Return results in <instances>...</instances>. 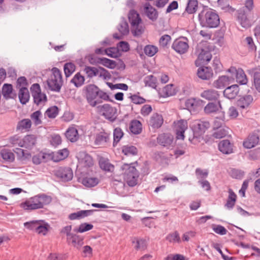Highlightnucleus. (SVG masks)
Instances as JSON below:
<instances>
[{"label": "nucleus", "mask_w": 260, "mask_h": 260, "mask_svg": "<svg viewBox=\"0 0 260 260\" xmlns=\"http://www.w3.org/2000/svg\"><path fill=\"white\" fill-rule=\"evenodd\" d=\"M84 90L88 103L92 107L102 103L103 100L105 101L110 100L109 95L94 84L86 85L84 87Z\"/></svg>", "instance_id": "f257e3e1"}, {"label": "nucleus", "mask_w": 260, "mask_h": 260, "mask_svg": "<svg viewBox=\"0 0 260 260\" xmlns=\"http://www.w3.org/2000/svg\"><path fill=\"white\" fill-rule=\"evenodd\" d=\"M201 25L208 28H216L220 23L219 17L216 11L207 7L199 15Z\"/></svg>", "instance_id": "f03ea898"}, {"label": "nucleus", "mask_w": 260, "mask_h": 260, "mask_svg": "<svg viewBox=\"0 0 260 260\" xmlns=\"http://www.w3.org/2000/svg\"><path fill=\"white\" fill-rule=\"evenodd\" d=\"M52 72V75L47 81V85L51 90L59 92L63 83L61 72L57 68H53Z\"/></svg>", "instance_id": "7ed1b4c3"}, {"label": "nucleus", "mask_w": 260, "mask_h": 260, "mask_svg": "<svg viewBox=\"0 0 260 260\" xmlns=\"http://www.w3.org/2000/svg\"><path fill=\"white\" fill-rule=\"evenodd\" d=\"M121 170L125 175V179L128 186L133 187L137 185L139 173L135 167L125 164L121 167Z\"/></svg>", "instance_id": "20e7f679"}, {"label": "nucleus", "mask_w": 260, "mask_h": 260, "mask_svg": "<svg viewBox=\"0 0 260 260\" xmlns=\"http://www.w3.org/2000/svg\"><path fill=\"white\" fill-rule=\"evenodd\" d=\"M129 22L132 27V31L134 36H139L144 31V28L139 24L142 20L138 13L135 10H131L128 15Z\"/></svg>", "instance_id": "39448f33"}, {"label": "nucleus", "mask_w": 260, "mask_h": 260, "mask_svg": "<svg viewBox=\"0 0 260 260\" xmlns=\"http://www.w3.org/2000/svg\"><path fill=\"white\" fill-rule=\"evenodd\" d=\"M34 102L38 106H43L47 101L46 95L41 92L40 86L38 83L33 84L30 87Z\"/></svg>", "instance_id": "423d86ee"}, {"label": "nucleus", "mask_w": 260, "mask_h": 260, "mask_svg": "<svg viewBox=\"0 0 260 260\" xmlns=\"http://www.w3.org/2000/svg\"><path fill=\"white\" fill-rule=\"evenodd\" d=\"M198 60L203 63L208 62L212 58L209 45L207 42H202L198 45Z\"/></svg>", "instance_id": "0eeeda50"}, {"label": "nucleus", "mask_w": 260, "mask_h": 260, "mask_svg": "<svg viewBox=\"0 0 260 260\" xmlns=\"http://www.w3.org/2000/svg\"><path fill=\"white\" fill-rule=\"evenodd\" d=\"M188 42V40L186 37L177 38L174 41L172 48L180 54L185 53L189 48Z\"/></svg>", "instance_id": "6e6552de"}, {"label": "nucleus", "mask_w": 260, "mask_h": 260, "mask_svg": "<svg viewBox=\"0 0 260 260\" xmlns=\"http://www.w3.org/2000/svg\"><path fill=\"white\" fill-rule=\"evenodd\" d=\"M175 129L176 133L177 139L183 140L184 139V133L188 128L187 122L186 120H180L175 122Z\"/></svg>", "instance_id": "1a4fd4ad"}, {"label": "nucleus", "mask_w": 260, "mask_h": 260, "mask_svg": "<svg viewBox=\"0 0 260 260\" xmlns=\"http://www.w3.org/2000/svg\"><path fill=\"white\" fill-rule=\"evenodd\" d=\"M210 127V123L207 121H202L201 120H197L195 121L194 124V133L193 138L198 137L203 135L205 131Z\"/></svg>", "instance_id": "9d476101"}, {"label": "nucleus", "mask_w": 260, "mask_h": 260, "mask_svg": "<svg viewBox=\"0 0 260 260\" xmlns=\"http://www.w3.org/2000/svg\"><path fill=\"white\" fill-rule=\"evenodd\" d=\"M99 112L107 119L113 118L116 112L115 108L108 104H104L98 107Z\"/></svg>", "instance_id": "9b49d317"}, {"label": "nucleus", "mask_w": 260, "mask_h": 260, "mask_svg": "<svg viewBox=\"0 0 260 260\" xmlns=\"http://www.w3.org/2000/svg\"><path fill=\"white\" fill-rule=\"evenodd\" d=\"M38 195L35 196L25 202L21 203V207L25 210H32L41 209Z\"/></svg>", "instance_id": "f8f14e48"}, {"label": "nucleus", "mask_w": 260, "mask_h": 260, "mask_svg": "<svg viewBox=\"0 0 260 260\" xmlns=\"http://www.w3.org/2000/svg\"><path fill=\"white\" fill-rule=\"evenodd\" d=\"M55 175L64 182L70 181L73 176V171L70 168H60L56 171Z\"/></svg>", "instance_id": "ddd939ff"}, {"label": "nucleus", "mask_w": 260, "mask_h": 260, "mask_svg": "<svg viewBox=\"0 0 260 260\" xmlns=\"http://www.w3.org/2000/svg\"><path fill=\"white\" fill-rule=\"evenodd\" d=\"M110 143V134L106 132H100L96 134L94 144L98 146H105Z\"/></svg>", "instance_id": "4468645a"}, {"label": "nucleus", "mask_w": 260, "mask_h": 260, "mask_svg": "<svg viewBox=\"0 0 260 260\" xmlns=\"http://www.w3.org/2000/svg\"><path fill=\"white\" fill-rule=\"evenodd\" d=\"M164 122V119L161 114L157 113H154L151 116L148 122V124L153 129H158L160 128Z\"/></svg>", "instance_id": "2eb2a0df"}, {"label": "nucleus", "mask_w": 260, "mask_h": 260, "mask_svg": "<svg viewBox=\"0 0 260 260\" xmlns=\"http://www.w3.org/2000/svg\"><path fill=\"white\" fill-rule=\"evenodd\" d=\"M173 141V136L169 133L159 134L157 137V142L164 147L170 146Z\"/></svg>", "instance_id": "dca6fc26"}, {"label": "nucleus", "mask_w": 260, "mask_h": 260, "mask_svg": "<svg viewBox=\"0 0 260 260\" xmlns=\"http://www.w3.org/2000/svg\"><path fill=\"white\" fill-rule=\"evenodd\" d=\"M83 238L80 235L74 234L71 237L67 238V241L69 244H72L74 247L78 249L81 248L83 246Z\"/></svg>", "instance_id": "f3484780"}, {"label": "nucleus", "mask_w": 260, "mask_h": 260, "mask_svg": "<svg viewBox=\"0 0 260 260\" xmlns=\"http://www.w3.org/2000/svg\"><path fill=\"white\" fill-rule=\"evenodd\" d=\"M144 12L147 17L152 21H155L158 18V13L156 10L148 3H146L144 5Z\"/></svg>", "instance_id": "a211bd4d"}, {"label": "nucleus", "mask_w": 260, "mask_h": 260, "mask_svg": "<svg viewBox=\"0 0 260 260\" xmlns=\"http://www.w3.org/2000/svg\"><path fill=\"white\" fill-rule=\"evenodd\" d=\"M97 211L96 210H80L77 212L72 213L69 214L68 218L70 220H73L76 219H80L85 217L90 216L92 214L93 212Z\"/></svg>", "instance_id": "6ab92c4d"}, {"label": "nucleus", "mask_w": 260, "mask_h": 260, "mask_svg": "<svg viewBox=\"0 0 260 260\" xmlns=\"http://www.w3.org/2000/svg\"><path fill=\"white\" fill-rule=\"evenodd\" d=\"M201 96L208 101H216L219 97L217 91L213 89H208L204 90L200 94Z\"/></svg>", "instance_id": "aec40b11"}, {"label": "nucleus", "mask_w": 260, "mask_h": 260, "mask_svg": "<svg viewBox=\"0 0 260 260\" xmlns=\"http://www.w3.org/2000/svg\"><path fill=\"white\" fill-rule=\"evenodd\" d=\"M79 157V162L82 166L89 168L93 166V159L92 157L87 153L85 152H80Z\"/></svg>", "instance_id": "412c9836"}, {"label": "nucleus", "mask_w": 260, "mask_h": 260, "mask_svg": "<svg viewBox=\"0 0 260 260\" xmlns=\"http://www.w3.org/2000/svg\"><path fill=\"white\" fill-rule=\"evenodd\" d=\"M218 146L219 151L224 154H229L233 152V145L228 140L220 141Z\"/></svg>", "instance_id": "4be33fe9"}, {"label": "nucleus", "mask_w": 260, "mask_h": 260, "mask_svg": "<svg viewBox=\"0 0 260 260\" xmlns=\"http://www.w3.org/2000/svg\"><path fill=\"white\" fill-rule=\"evenodd\" d=\"M231 80H234L233 76H222L213 82V85L216 88H223L229 84Z\"/></svg>", "instance_id": "5701e85b"}, {"label": "nucleus", "mask_w": 260, "mask_h": 260, "mask_svg": "<svg viewBox=\"0 0 260 260\" xmlns=\"http://www.w3.org/2000/svg\"><path fill=\"white\" fill-rule=\"evenodd\" d=\"M197 75L203 80H209L212 77L213 73L211 68L202 67L198 69Z\"/></svg>", "instance_id": "b1692460"}, {"label": "nucleus", "mask_w": 260, "mask_h": 260, "mask_svg": "<svg viewBox=\"0 0 260 260\" xmlns=\"http://www.w3.org/2000/svg\"><path fill=\"white\" fill-rule=\"evenodd\" d=\"M117 28L121 35H119L118 34H114L113 35V38L115 39L120 40L122 39V36L127 35L129 32L128 24L125 20L121 21Z\"/></svg>", "instance_id": "393cba45"}, {"label": "nucleus", "mask_w": 260, "mask_h": 260, "mask_svg": "<svg viewBox=\"0 0 260 260\" xmlns=\"http://www.w3.org/2000/svg\"><path fill=\"white\" fill-rule=\"evenodd\" d=\"M259 140V137L257 134H251L248 136L247 140L243 142V146L246 148H251L258 144Z\"/></svg>", "instance_id": "a878e982"}, {"label": "nucleus", "mask_w": 260, "mask_h": 260, "mask_svg": "<svg viewBox=\"0 0 260 260\" xmlns=\"http://www.w3.org/2000/svg\"><path fill=\"white\" fill-rule=\"evenodd\" d=\"M31 120L27 118L19 121L16 126V131L20 132H26L29 131L31 126Z\"/></svg>", "instance_id": "bb28decb"}, {"label": "nucleus", "mask_w": 260, "mask_h": 260, "mask_svg": "<svg viewBox=\"0 0 260 260\" xmlns=\"http://www.w3.org/2000/svg\"><path fill=\"white\" fill-rule=\"evenodd\" d=\"M253 101V97L251 95H246L240 98L237 104L240 109L247 108Z\"/></svg>", "instance_id": "cd10ccee"}, {"label": "nucleus", "mask_w": 260, "mask_h": 260, "mask_svg": "<svg viewBox=\"0 0 260 260\" xmlns=\"http://www.w3.org/2000/svg\"><path fill=\"white\" fill-rule=\"evenodd\" d=\"M37 137L34 135H27L23 138L22 146L31 149L36 144Z\"/></svg>", "instance_id": "c85d7f7f"}, {"label": "nucleus", "mask_w": 260, "mask_h": 260, "mask_svg": "<svg viewBox=\"0 0 260 260\" xmlns=\"http://www.w3.org/2000/svg\"><path fill=\"white\" fill-rule=\"evenodd\" d=\"M239 92V87L235 84L227 87L223 91L224 95L229 99H234Z\"/></svg>", "instance_id": "c756f323"}, {"label": "nucleus", "mask_w": 260, "mask_h": 260, "mask_svg": "<svg viewBox=\"0 0 260 260\" xmlns=\"http://www.w3.org/2000/svg\"><path fill=\"white\" fill-rule=\"evenodd\" d=\"M69 155V151L67 148L58 150L57 152L52 153V159L54 161L58 162L63 160Z\"/></svg>", "instance_id": "7c9ffc66"}, {"label": "nucleus", "mask_w": 260, "mask_h": 260, "mask_svg": "<svg viewBox=\"0 0 260 260\" xmlns=\"http://www.w3.org/2000/svg\"><path fill=\"white\" fill-rule=\"evenodd\" d=\"M18 98L22 104H26L29 101L30 95L26 87H21L18 92Z\"/></svg>", "instance_id": "2f4dec72"}, {"label": "nucleus", "mask_w": 260, "mask_h": 260, "mask_svg": "<svg viewBox=\"0 0 260 260\" xmlns=\"http://www.w3.org/2000/svg\"><path fill=\"white\" fill-rule=\"evenodd\" d=\"M66 138L72 142H76L79 139L77 129L74 127H69L65 134Z\"/></svg>", "instance_id": "473e14b6"}, {"label": "nucleus", "mask_w": 260, "mask_h": 260, "mask_svg": "<svg viewBox=\"0 0 260 260\" xmlns=\"http://www.w3.org/2000/svg\"><path fill=\"white\" fill-rule=\"evenodd\" d=\"M99 165L102 170L107 172H112L114 170V165L111 164L108 159L104 157L100 158Z\"/></svg>", "instance_id": "72a5a7b5"}, {"label": "nucleus", "mask_w": 260, "mask_h": 260, "mask_svg": "<svg viewBox=\"0 0 260 260\" xmlns=\"http://www.w3.org/2000/svg\"><path fill=\"white\" fill-rule=\"evenodd\" d=\"M198 9V0H188L186 7L185 8V12L190 14L195 13Z\"/></svg>", "instance_id": "f704fd0d"}, {"label": "nucleus", "mask_w": 260, "mask_h": 260, "mask_svg": "<svg viewBox=\"0 0 260 260\" xmlns=\"http://www.w3.org/2000/svg\"><path fill=\"white\" fill-rule=\"evenodd\" d=\"M228 128L227 127L216 128L214 130L211 137L213 139H219L225 137L228 135Z\"/></svg>", "instance_id": "c9c22d12"}, {"label": "nucleus", "mask_w": 260, "mask_h": 260, "mask_svg": "<svg viewBox=\"0 0 260 260\" xmlns=\"http://www.w3.org/2000/svg\"><path fill=\"white\" fill-rule=\"evenodd\" d=\"M129 129L131 133L137 135L141 133L142 130V125L138 120H133L131 122Z\"/></svg>", "instance_id": "e433bc0d"}, {"label": "nucleus", "mask_w": 260, "mask_h": 260, "mask_svg": "<svg viewBox=\"0 0 260 260\" xmlns=\"http://www.w3.org/2000/svg\"><path fill=\"white\" fill-rule=\"evenodd\" d=\"M229 197L228 198L226 203L225 205V206L229 209H232L235 206L237 196L233 191V190L231 188L229 189Z\"/></svg>", "instance_id": "4c0bfd02"}, {"label": "nucleus", "mask_w": 260, "mask_h": 260, "mask_svg": "<svg viewBox=\"0 0 260 260\" xmlns=\"http://www.w3.org/2000/svg\"><path fill=\"white\" fill-rule=\"evenodd\" d=\"M253 76L254 85L256 89L260 92V70L257 69H253L251 71Z\"/></svg>", "instance_id": "58836bf2"}, {"label": "nucleus", "mask_w": 260, "mask_h": 260, "mask_svg": "<svg viewBox=\"0 0 260 260\" xmlns=\"http://www.w3.org/2000/svg\"><path fill=\"white\" fill-rule=\"evenodd\" d=\"M0 154L3 159L8 162H13L15 160V155L10 150L3 149L1 151Z\"/></svg>", "instance_id": "ea45409f"}, {"label": "nucleus", "mask_w": 260, "mask_h": 260, "mask_svg": "<svg viewBox=\"0 0 260 260\" xmlns=\"http://www.w3.org/2000/svg\"><path fill=\"white\" fill-rule=\"evenodd\" d=\"M40 205L41 208H43L45 206L49 205L52 202V198L44 193L38 194Z\"/></svg>", "instance_id": "a19ab883"}, {"label": "nucleus", "mask_w": 260, "mask_h": 260, "mask_svg": "<svg viewBox=\"0 0 260 260\" xmlns=\"http://www.w3.org/2000/svg\"><path fill=\"white\" fill-rule=\"evenodd\" d=\"M99 182L98 178L96 177H85L82 180V183L88 187H93Z\"/></svg>", "instance_id": "79ce46f5"}, {"label": "nucleus", "mask_w": 260, "mask_h": 260, "mask_svg": "<svg viewBox=\"0 0 260 260\" xmlns=\"http://www.w3.org/2000/svg\"><path fill=\"white\" fill-rule=\"evenodd\" d=\"M36 233L38 234L45 235L47 234L50 228V225L43 220H41L37 226Z\"/></svg>", "instance_id": "37998d69"}, {"label": "nucleus", "mask_w": 260, "mask_h": 260, "mask_svg": "<svg viewBox=\"0 0 260 260\" xmlns=\"http://www.w3.org/2000/svg\"><path fill=\"white\" fill-rule=\"evenodd\" d=\"M220 107V102L218 104L214 103H209L204 108V111L206 114H211L215 113L219 110Z\"/></svg>", "instance_id": "c03bdc74"}, {"label": "nucleus", "mask_w": 260, "mask_h": 260, "mask_svg": "<svg viewBox=\"0 0 260 260\" xmlns=\"http://www.w3.org/2000/svg\"><path fill=\"white\" fill-rule=\"evenodd\" d=\"M237 82L240 84H246L247 82L246 76L242 69H238V72L235 76Z\"/></svg>", "instance_id": "a18cd8bd"}, {"label": "nucleus", "mask_w": 260, "mask_h": 260, "mask_svg": "<svg viewBox=\"0 0 260 260\" xmlns=\"http://www.w3.org/2000/svg\"><path fill=\"white\" fill-rule=\"evenodd\" d=\"M122 152L125 155H134L137 154L138 150L134 146L124 145L122 147Z\"/></svg>", "instance_id": "49530a36"}, {"label": "nucleus", "mask_w": 260, "mask_h": 260, "mask_svg": "<svg viewBox=\"0 0 260 260\" xmlns=\"http://www.w3.org/2000/svg\"><path fill=\"white\" fill-rule=\"evenodd\" d=\"M84 77L82 76L80 73H77L71 80V82L73 83L77 87L81 86L84 83Z\"/></svg>", "instance_id": "de8ad7c7"}, {"label": "nucleus", "mask_w": 260, "mask_h": 260, "mask_svg": "<svg viewBox=\"0 0 260 260\" xmlns=\"http://www.w3.org/2000/svg\"><path fill=\"white\" fill-rule=\"evenodd\" d=\"M93 225L88 223H83L79 225L78 228H75L74 231L76 233H82L92 230Z\"/></svg>", "instance_id": "09e8293b"}, {"label": "nucleus", "mask_w": 260, "mask_h": 260, "mask_svg": "<svg viewBox=\"0 0 260 260\" xmlns=\"http://www.w3.org/2000/svg\"><path fill=\"white\" fill-rule=\"evenodd\" d=\"M123 136V133L122 129L119 127H116L113 132V146L116 145L120 141Z\"/></svg>", "instance_id": "8fccbe9b"}, {"label": "nucleus", "mask_w": 260, "mask_h": 260, "mask_svg": "<svg viewBox=\"0 0 260 260\" xmlns=\"http://www.w3.org/2000/svg\"><path fill=\"white\" fill-rule=\"evenodd\" d=\"M42 115L41 112L40 110H38L31 113L30 117L34 123L36 125H38L41 124L42 122L41 120Z\"/></svg>", "instance_id": "3c124183"}, {"label": "nucleus", "mask_w": 260, "mask_h": 260, "mask_svg": "<svg viewBox=\"0 0 260 260\" xmlns=\"http://www.w3.org/2000/svg\"><path fill=\"white\" fill-rule=\"evenodd\" d=\"M75 65L72 62H67L64 64L63 69L66 77L70 76L75 71Z\"/></svg>", "instance_id": "603ef678"}, {"label": "nucleus", "mask_w": 260, "mask_h": 260, "mask_svg": "<svg viewBox=\"0 0 260 260\" xmlns=\"http://www.w3.org/2000/svg\"><path fill=\"white\" fill-rule=\"evenodd\" d=\"M144 51L146 55L151 57L157 52L158 48L155 46L148 45L144 47Z\"/></svg>", "instance_id": "864d4df0"}, {"label": "nucleus", "mask_w": 260, "mask_h": 260, "mask_svg": "<svg viewBox=\"0 0 260 260\" xmlns=\"http://www.w3.org/2000/svg\"><path fill=\"white\" fill-rule=\"evenodd\" d=\"M99 61L100 64L110 69H114L116 66V63L115 61L107 58H101Z\"/></svg>", "instance_id": "5fc2aeb1"}, {"label": "nucleus", "mask_w": 260, "mask_h": 260, "mask_svg": "<svg viewBox=\"0 0 260 260\" xmlns=\"http://www.w3.org/2000/svg\"><path fill=\"white\" fill-rule=\"evenodd\" d=\"M166 240L170 243H178L181 242V239L179 234L177 231L170 233L166 237Z\"/></svg>", "instance_id": "6e6d98bb"}, {"label": "nucleus", "mask_w": 260, "mask_h": 260, "mask_svg": "<svg viewBox=\"0 0 260 260\" xmlns=\"http://www.w3.org/2000/svg\"><path fill=\"white\" fill-rule=\"evenodd\" d=\"M144 83L146 86L155 88L156 87L157 80L153 75H148L144 79Z\"/></svg>", "instance_id": "4d7b16f0"}, {"label": "nucleus", "mask_w": 260, "mask_h": 260, "mask_svg": "<svg viewBox=\"0 0 260 260\" xmlns=\"http://www.w3.org/2000/svg\"><path fill=\"white\" fill-rule=\"evenodd\" d=\"M58 114V108L57 106H52L48 108L45 112V115L49 118H55Z\"/></svg>", "instance_id": "13d9d810"}, {"label": "nucleus", "mask_w": 260, "mask_h": 260, "mask_svg": "<svg viewBox=\"0 0 260 260\" xmlns=\"http://www.w3.org/2000/svg\"><path fill=\"white\" fill-rule=\"evenodd\" d=\"M238 20L241 26L245 28H248L250 26V21L247 19L244 14H240L238 17Z\"/></svg>", "instance_id": "bf43d9fd"}, {"label": "nucleus", "mask_w": 260, "mask_h": 260, "mask_svg": "<svg viewBox=\"0 0 260 260\" xmlns=\"http://www.w3.org/2000/svg\"><path fill=\"white\" fill-rule=\"evenodd\" d=\"M104 53L110 57L117 58L119 56V51L117 48L110 47L104 49Z\"/></svg>", "instance_id": "052dcab7"}, {"label": "nucleus", "mask_w": 260, "mask_h": 260, "mask_svg": "<svg viewBox=\"0 0 260 260\" xmlns=\"http://www.w3.org/2000/svg\"><path fill=\"white\" fill-rule=\"evenodd\" d=\"M13 91V87L11 84H5L2 88V93L3 96L6 99H8L11 97L10 94Z\"/></svg>", "instance_id": "680f3d73"}, {"label": "nucleus", "mask_w": 260, "mask_h": 260, "mask_svg": "<svg viewBox=\"0 0 260 260\" xmlns=\"http://www.w3.org/2000/svg\"><path fill=\"white\" fill-rule=\"evenodd\" d=\"M10 143L13 146H18L19 147H23V138L22 139L18 135H14L9 139Z\"/></svg>", "instance_id": "e2e57ef3"}, {"label": "nucleus", "mask_w": 260, "mask_h": 260, "mask_svg": "<svg viewBox=\"0 0 260 260\" xmlns=\"http://www.w3.org/2000/svg\"><path fill=\"white\" fill-rule=\"evenodd\" d=\"M40 221V220H32L28 222H25L24 223V226L25 228L29 230L35 231L36 232V231L38 228V226L39 224V222Z\"/></svg>", "instance_id": "0e129e2a"}, {"label": "nucleus", "mask_w": 260, "mask_h": 260, "mask_svg": "<svg viewBox=\"0 0 260 260\" xmlns=\"http://www.w3.org/2000/svg\"><path fill=\"white\" fill-rule=\"evenodd\" d=\"M88 77L91 78L98 74L99 70L94 67H85L84 70Z\"/></svg>", "instance_id": "69168bd1"}, {"label": "nucleus", "mask_w": 260, "mask_h": 260, "mask_svg": "<svg viewBox=\"0 0 260 260\" xmlns=\"http://www.w3.org/2000/svg\"><path fill=\"white\" fill-rule=\"evenodd\" d=\"M162 92L164 94V96H170L173 95L175 93V90L173 88V86L172 84L166 85L162 89Z\"/></svg>", "instance_id": "338daca9"}, {"label": "nucleus", "mask_w": 260, "mask_h": 260, "mask_svg": "<svg viewBox=\"0 0 260 260\" xmlns=\"http://www.w3.org/2000/svg\"><path fill=\"white\" fill-rule=\"evenodd\" d=\"M171 37L168 35L162 36L159 41V45L162 47H166L170 43Z\"/></svg>", "instance_id": "774afa93"}]
</instances>
